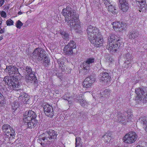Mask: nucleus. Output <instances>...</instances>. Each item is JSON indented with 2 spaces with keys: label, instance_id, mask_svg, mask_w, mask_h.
<instances>
[{
  "label": "nucleus",
  "instance_id": "1a4fd4ad",
  "mask_svg": "<svg viewBox=\"0 0 147 147\" xmlns=\"http://www.w3.org/2000/svg\"><path fill=\"white\" fill-rule=\"evenodd\" d=\"M5 72L8 73V74L11 76L10 77H16L18 76V74H19L18 69L16 67L11 65L7 66L5 70Z\"/></svg>",
  "mask_w": 147,
  "mask_h": 147
},
{
  "label": "nucleus",
  "instance_id": "39448f33",
  "mask_svg": "<svg viewBox=\"0 0 147 147\" xmlns=\"http://www.w3.org/2000/svg\"><path fill=\"white\" fill-rule=\"evenodd\" d=\"M2 130L5 138L9 140L14 138L16 134L15 132L12 128L8 124L4 125L2 127Z\"/></svg>",
  "mask_w": 147,
  "mask_h": 147
},
{
  "label": "nucleus",
  "instance_id": "f03ea898",
  "mask_svg": "<svg viewBox=\"0 0 147 147\" xmlns=\"http://www.w3.org/2000/svg\"><path fill=\"white\" fill-rule=\"evenodd\" d=\"M57 136V134H56L55 131L50 130L40 136L37 141L42 146L48 145L51 143L52 140L55 138Z\"/></svg>",
  "mask_w": 147,
  "mask_h": 147
},
{
  "label": "nucleus",
  "instance_id": "4be33fe9",
  "mask_svg": "<svg viewBox=\"0 0 147 147\" xmlns=\"http://www.w3.org/2000/svg\"><path fill=\"white\" fill-rule=\"evenodd\" d=\"M111 94V90L109 89H106L100 92V97L107 98L109 97Z\"/></svg>",
  "mask_w": 147,
  "mask_h": 147
},
{
  "label": "nucleus",
  "instance_id": "6ab92c4d",
  "mask_svg": "<svg viewBox=\"0 0 147 147\" xmlns=\"http://www.w3.org/2000/svg\"><path fill=\"white\" fill-rule=\"evenodd\" d=\"M21 95L18 97L19 102L22 104H25L26 103L27 100L29 99L28 95L27 94L24 93H22Z\"/></svg>",
  "mask_w": 147,
  "mask_h": 147
},
{
  "label": "nucleus",
  "instance_id": "37998d69",
  "mask_svg": "<svg viewBox=\"0 0 147 147\" xmlns=\"http://www.w3.org/2000/svg\"><path fill=\"white\" fill-rule=\"evenodd\" d=\"M82 142H78V143L76 142V147H82Z\"/></svg>",
  "mask_w": 147,
  "mask_h": 147
},
{
  "label": "nucleus",
  "instance_id": "f3484780",
  "mask_svg": "<svg viewBox=\"0 0 147 147\" xmlns=\"http://www.w3.org/2000/svg\"><path fill=\"white\" fill-rule=\"evenodd\" d=\"M111 134L109 132L103 133L100 135L101 139L106 142H109L111 139Z\"/></svg>",
  "mask_w": 147,
  "mask_h": 147
},
{
  "label": "nucleus",
  "instance_id": "ddd939ff",
  "mask_svg": "<svg viewBox=\"0 0 147 147\" xmlns=\"http://www.w3.org/2000/svg\"><path fill=\"white\" fill-rule=\"evenodd\" d=\"M44 110L45 115L49 117H53L54 115V111L52 106L47 103L44 106Z\"/></svg>",
  "mask_w": 147,
  "mask_h": 147
},
{
  "label": "nucleus",
  "instance_id": "58836bf2",
  "mask_svg": "<svg viewBox=\"0 0 147 147\" xmlns=\"http://www.w3.org/2000/svg\"><path fill=\"white\" fill-rule=\"evenodd\" d=\"M6 24L7 26H11L13 24V22L11 19H9L6 21Z\"/></svg>",
  "mask_w": 147,
  "mask_h": 147
},
{
  "label": "nucleus",
  "instance_id": "2eb2a0df",
  "mask_svg": "<svg viewBox=\"0 0 147 147\" xmlns=\"http://www.w3.org/2000/svg\"><path fill=\"white\" fill-rule=\"evenodd\" d=\"M92 40V44L96 47H99L102 46L103 44V39L102 37L99 36L93 37Z\"/></svg>",
  "mask_w": 147,
  "mask_h": 147
},
{
  "label": "nucleus",
  "instance_id": "f8f14e48",
  "mask_svg": "<svg viewBox=\"0 0 147 147\" xmlns=\"http://www.w3.org/2000/svg\"><path fill=\"white\" fill-rule=\"evenodd\" d=\"M111 77L109 74L107 72H103L101 73L99 75V81L100 82L106 83L110 81Z\"/></svg>",
  "mask_w": 147,
  "mask_h": 147
},
{
  "label": "nucleus",
  "instance_id": "a18cd8bd",
  "mask_svg": "<svg viewBox=\"0 0 147 147\" xmlns=\"http://www.w3.org/2000/svg\"><path fill=\"white\" fill-rule=\"evenodd\" d=\"M62 98L68 101L69 99V96H67L66 95H65L62 97Z\"/></svg>",
  "mask_w": 147,
  "mask_h": 147
},
{
  "label": "nucleus",
  "instance_id": "a211bd4d",
  "mask_svg": "<svg viewBox=\"0 0 147 147\" xmlns=\"http://www.w3.org/2000/svg\"><path fill=\"white\" fill-rule=\"evenodd\" d=\"M135 92L137 95L136 99H141L142 98L145 96L144 90L141 88H137L135 89Z\"/></svg>",
  "mask_w": 147,
  "mask_h": 147
},
{
  "label": "nucleus",
  "instance_id": "c03bdc74",
  "mask_svg": "<svg viewBox=\"0 0 147 147\" xmlns=\"http://www.w3.org/2000/svg\"><path fill=\"white\" fill-rule=\"evenodd\" d=\"M111 0H102L104 4H105L106 6H107V4L110 3Z\"/></svg>",
  "mask_w": 147,
  "mask_h": 147
},
{
  "label": "nucleus",
  "instance_id": "ea45409f",
  "mask_svg": "<svg viewBox=\"0 0 147 147\" xmlns=\"http://www.w3.org/2000/svg\"><path fill=\"white\" fill-rule=\"evenodd\" d=\"M143 121V124L144 127L145 128V130L147 132V119H144Z\"/></svg>",
  "mask_w": 147,
  "mask_h": 147
},
{
  "label": "nucleus",
  "instance_id": "9d476101",
  "mask_svg": "<svg viewBox=\"0 0 147 147\" xmlns=\"http://www.w3.org/2000/svg\"><path fill=\"white\" fill-rule=\"evenodd\" d=\"M36 115L34 112L31 110L29 111L26 112L24 114L23 118V122L26 123L32 119L36 118Z\"/></svg>",
  "mask_w": 147,
  "mask_h": 147
},
{
  "label": "nucleus",
  "instance_id": "49530a36",
  "mask_svg": "<svg viewBox=\"0 0 147 147\" xmlns=\"http://www.w3.org/2000/svg\"><path fill=\"white\" fill-rule=\"evenodd\" d=\"M80 138L79 137H76V142L78 143V142H80Z\"/></svg>",
  "mask_w": 147,
  "mask_h": 147
},
{
  "label": "nucleus",
  "instance_id": "09e8293b",
  "mask_svg": "<svg viewBox=\"0 0 147 147\" xmlns=\"http://www.w3.org/2000/svg\"><path fill=\"white\" fill-rule=\"evenodd\" d=\"M4 2V1L3 0H0V7L3 4Z\"/></svg>",
  "mask_w": 147,
  "mask_h": 147
},
{
  "label": "nucleus",
  "instance_id": "a878e982",
  "mask_svg": "<svg viewBox=\"0 0 147 147\" xmlns=\"http://www.w3.org/2000/svg\"><path fill=\"white\" fill-rule=\"evenodd\" d=\"M73 49L68 46L66 45L64 48L63 51L66 55H71L73 53Z\"/></svg>",
  "mask_w": 147,
  "mask_h": 147
},
{
  "label": "nucleus",
  "instance_id": "a19ab883",
  "mask_svg": "<svg viewBox=\"0 0 147 147\" xmlns=\"http://www.w3.org/2000/svg\"><path fill=\"white\" fill-rule=\"evenodd\" d=\"M106 61L108 62H111L113 61V59L111 58L109 55H108L107 57H106Z\"/></svg>",
  "mask_w": 147,
  "mask_h": 147
},
{
  "label": "nucleus",
  "instance_id": "72a5a7b5",
  "mask_svg": "<svg viewBox=\"0 0 147 147\" xmlns=\"http://www.w3.org/2000/svg\"><path fill=\"white\" fill-rule=\"evenodd\" d=\"M20 104H18V102L17 101H16L13 102L12 105V109L14 111H16L17 109L20 106Z\"/></svg>",
  "mask_w": 147,
  "mask_h": 147
},
{
  "label": "nucleus",
  "instance_id": "7c9ffc66",
  "mask_svg": "<svg viewBox=\"0 0 147 147\" xmlns=\"http://www.w3.org/2000/svg\"><path fill=\"white\" fill-rule=\"evenodd\" d=\"M125 117L124 116L119 117L118 118L119 122L123 125L126 124L128 121L125 119Z\"/></svg>",
  "mask_w": 147,
  "mask_h": 147
},
{
  "label": "nucleus",
  "instance_id": "7ed1b4c3",
  "mask_svg": "<svg viewBox=\"0 0 147 147\" xmlns=\"http://www.w3.org/2000/svg\"><path fill=\"white\" fill-rule=\"evenodd\" d=\"M120 40L114 35L109 34L108 38L107 49L110 52L116 51L120 45Z\"/></svg>",
  "mask_w": 147,
  "mask_h": 147
},
{
  "label": "nucleus",
  "instance_id": "393cba45",
  "mask_svg": "<svg viewBox=\"0 0 147 147\" xmlns=\"http://www.w3.org/2000/svg\"><path fill=\"white\" fill-rule=\"evenodd\" d=\"M86 31L88 39L89 41L91 43L92 40L91 36L92 34V26L91 25L88 26L87 27Z\"/></svg>",
  "mask_w": 147,
  "mask_h": 147
},
{
  "label": "nucleus",
  "instance_id": "bb28decb",
  "mask_svg": "<svg viewBox=\"0 0 147 147\" xmlns=\"http://www.w3.org/2000/svg\"><path fill=\"white\" fill-rule=\"evenodd\" d=\"M63 60L61 58L58 59L57 60V63L59 65V68L62 71L65 70V66L63 65V62L62 61Z\"/></svg>",
  "mask_w": 147,
  "mask_h": 147
},
{
  "label": "nucleus",
  "instance_id": "4468645a",
  "mask_svg": "<svg viewBox=\"0 0 147 147\" xmlns=\"http://www.w3.org/2000/svg\"><path fill=\"white\" fill-rule=\"evenodd\" d=\"M119 3V6L121 11L126 12L129 9L128 4L126 0H118Z\"/></svg>",
  "mask_w": 147,
  "mask_h": 147
},
{
  "label": "nucleus",
  "instance_id": "0eeeda50",
  "mask_svg": "<svg viewBox=\"0 0 147 147\" xmlns=\"http://www.w3.org/2000/svg\"><path fill=\"white\" fill-rule=\"evenodd\" d=\"M137 136L134 132H130L126 134L123 137V140L125 142L131 144L136 140Z\"/></svg>",
  "mask_w": 147,
  "mask_h": 147
},
{
  "label": "nucleus",
  "instance_id": "864d4df0",
  "mask_svg": "<svg viewBox=\"0 0 147 147\" xmlns=\"http://www.w3.org/2000/svg\"><path fill=\"white\" fill-rule=\"evenodd\" d=\"M2 24V22L0 21V26H1V25Z\"/></svg>",
  "mask_w": 147,
  "mask_h": 147
},
{
  "label": "nucleus",
  "instance_id": "423d86ee",
  "mask_svg": "<svg viewBox=\"0 0 147 147\" xmlns=\"http://www.w3.org/2000/svg\"><path fill=\"white\" fill-rule=\"evenodd\" d=\"M24 71H26L25 77L26 81L27 82L32 83V81L35 79L34 77V73L32 72V69L30 67L26 66L24 69Z\"/></svg>",
  "mask_w": 147,
  "mask_h": 147
},
{
  "label": "nucleus",
  "instance_id": "79ce46f5",
  "mask_svg": "<svg viewBox=\"0 0 147 147\" xmlns=\"http://www.w3.org/2000/svg\"><path fill=\"white\" fill-rule=\"evenodd\" d=\"M1 16L4 18H5L7 16L6 13L4 11H2L0 13Z\"/></svg>",
  "mask_w": 147,
  "mask_h": 147
},
{
  "label": "nucleus",
  "instance_id": "e433bc0d",
  "mask_svg": "<svg viewBox=\"0 0 147 147\" xmlns=\"http://www.w3.org/2000/svg\"><path fill=\"white\" fill-rule=\"evenodd\" d=\"M23 25V23L20 21L18 20L16 22V26L17 28L20 29L21 27Z\"/></svg>",
  "mask_w": 147,
  "mask_h": 147
},
{
  "label": "nucleus",
  "instance_id": "c85d7f7f",
  "mask_svg": "<svg viewBox=\"0 0 147 147\" xmlns=\"http://www.w3.org/2000/svg\"><path fill=\"white\" fill-rule=\"evenodd\" d=\"M78 103H80L82 107H87L89 104V102H87L84 99L79 100L78 101Z\"/></svg>",
  "mask_w": 147,
  "mask_h": 147
},
{
  "label": "nucleus",
  "instance_id": "f257e3e1",
  "mask_svg": "<svg viewBox=\"0 0 147 147\" xmlns=\"http://www.w3.org/2000/svg\"><path fill=\"white\" fill-rule=\"evenodd\" d=\"M74 11L70 6L67 5L66 9L62 10V13L65 16V21H70L68 25L71 28L75 30L76 32H80L81 30L80 22L78 15Z\"/></svg>",
  "mask_w": 147,
  "mask_h": 147
},
{
  "label": "nucleus",
  "instance_id": "6e6552de",
  "mask_svg": "<svg viewBox=\"0 0 147 147\" xmlns=\"http://www.w3.org/2000/svg\"><path fill=\"white\" fill-rule=\"evenodd\" d=\"M45 52L42 48H37L33 52L32 54L37 61H40L43 59Z\"/></svg>",
  "mask_w": 147,
  "mask_h": 147
},
{
  "label": "nucleus",
  "instance_id": "3c124183",
  "mask_svg": "<svg viewBox=\"0 0 147 147\" xmlns=\"http://www.w3.org/2000/svg\"><path fill=\"white\" fill-rule=\"evenodd\" d=\"M95 79H96V78H92V82L93 81H94V82H95Z\"/></svg>",
  "mask_w": 147,
  "mask_h": 147
},
{
  "label": "nucleus",
  "instance_id": "20e7f679",
  "mask_svg": "<svg viewBox=\"0 0 147 147\" xmlns=\"http://www.w3.org/2000/svg\"><path fill=\"white\" fill-rule=\"evenodd\" d=\"M3 81L6 85L8 86V88L10 89L22 91V90L20 88L21 84L18 83L14 79V77L6 76L4 77Z\"/></svg>",
  "mask_w": 147,
  "mask_h": 147
},
{
  "label": "nucleus",
  "instance_id": "473e14b6",
  "mask_svg": "<svg viewBox=\"0 0 147 147\" xmlns=\"http://www.w3.org/2000/svg\"><path fill=\"white\" fill-rule=\"evenodd\" d=\"M66 45L68 46L69 47H70L73 49L76 48V44L73 40H70L68 44Z\"/></svg>",
  "mask_w": 147,
  "mask_h": 147
},
{
  "label": "nucleus",
  "instance_id": "b1692460",
  "mask_svg": "<svg viewBox=\"0 0 147 147\" xmlns=\"http://www.w3.org/2000/svg\"><path fill=\"white\" fill-rule=\"evenodd\" d=\"M138 35V33L136 30H132L130 31L127 35L129 38L134 39Z\"/></svg>",
  "mask_w": 147,
  "mask_h": 147
},
{
  "label": "nucleus",
  "instance_id": "5701e85b",
  "mask_svg": "<svg viewBox=\"0 0 147 147\" xmlns=\"http://www.w3.org/2000/svg\"><path fill=\"white\" fill-rule=\"evenodd\" d=\"M38 123V121L36 119V118L32 119L30 121H28L26 122V123L28 128H32L35 126L36 124Z\"/></svg>",
  "mask_w": 147,
  "mask_h": 147
},
{
  "label": "nucleus",
  "instance_id": "6e6d98bb",
  "mask_svg": "<svg viewBox=\"0 0 147 147\" xmlns=\"http://www.w3.org/2000/svg\"><path fill=\"white\" fill-rule=\"evenodd\" d=\"M2 38H1V39H0V40H1L2 39Z\"/></svg>",
  "mask_w": 147,
  "mask_h": 147
},
{
  "label": "nucleus",
  "instance_id": "4c0bfd02",
  "mask_svg": "<svg viewBox=\"0 0 147 147\" xmlns=\"http://www.w3.org/2000/svg\"><path fill=\"white\" fill-rule=\"evenodd\" d=\"M131 110H128L127 112L128 115L127 116V118L128 119V120H129L132 118L133 117V115L132 114V112L130 113Z\"/></svg>",
  "mask_w": 147,
  "mask_h": 147
},
{
  "label": "nucleus",
  "instance_id": "c756f323",
  "mask_svg": "<svg viewBox=\"0 0 147 147\" xmlns=\"http://www.w3.org/2000/svg\"><path fill=\"white\" fill-rule=\"evenodd\" d=\"M44 57V59L43 60V64L45 66H47L49 65L50 62V59L48 57L45 56V55Z\"/></svg>",
  "mask_w": 147,
  "mask_h": 147
},
{
  "label": "nucleus",
  "instance_id": "603ef678",
  "mask_svg": "<svg viewBox=\"0 0 147 147\" xmlns=\"http://www.w3.org/2000/svg\"><path fill=\"white\" fill-rule=\"evenodd\" d=\"M2 95L1 93H0V99L2 98Z\"/></svg>",
  "mask_w": 147,
  "mask_h": 147
},
{
  "label": "nucleus",
  "instance_id": "9b49d317",
  "mask_svg": "<svg viewBox=\"0 0 147 147\" xmlns=\"http://www.w3.org/2000/svg\"><path fill=\"white\" fill-rule=\"evenodd\" d=\"M114 30L120 32L124 31L126 28V26L124 24L119 22H114L112 24Z\"/></svg>",
  "mask_w": 147,
  "mask_h": 147
},
{
  "label": "nucleus",
  "instance_id": "de8ad7c7",
  "mask_svg": "<svg viewBox=\"0 0 147 147\" xmlns=\"http://www.w3.org/2000/svg\"><path fill=\"white\" fill-rule=\"evenodd\" d=\"M136 1L138 2L140 4L141 3H142L144 2L145 0H136Z\"/></svg>",
  "mask_w": 147,
  "mask_h": 147
},
{
  "label": "nucleus",
  "instance_id": "cd10ccee",
  "mask_svg": "<svg viewBox=\"0 0 147 147\" xmlns=\"http://www.w3.org/2000/svg\"><path fill=\"white\" fill-rule=\"evenodd\" d=\"M92 34H93V37L96 36H100L98 29L96 27H92Z\"/></svg>",
  "mask_w": 147,
  "mask_h": 147
},
{
  "label": "nucleus",
  "instance_id": "8fccbe9b",
  "mask_svg": "<svg viewBox=\"0 0 147 147\" xmlns=\"http://www.w3.org/2000/svg\"><path fill=\"white\" fill-rule=\"evenodd\" d=\"M22 12L21 11H19L18 13V14L19 15H21V14H22Z\"/></svg>",
  "mask_w": 147,
  "mask_h": 147
},
{
  "label": "nucleus",
  "instance_id": "dca6fc26",
  "mask_svg": "<svg viewBox=\"0 0 147 147\" xmlns=\"http://www.w3.org/2000/svg\"><path fill=\"white\" fill-rule=\"evenodd\" d=\"M92 63V59L90 58L87 59L86 62L84 63L83 64V69L84 72L86 74L88 72L90 69V64Z\"/></svg>",
  "mask_w": 147,
  "mask_h": 147
},
{
  "label": "nucleus",
  "instance_id": "aec40b11",
  "mask_svg": "<svg viewBox=\"0 0 147 147\" xmlns=\"http://www.w3.org/2000/svg\"><path fill=\"white\" fill-rule=\"evenodd\" d=\"M106 6L107 7H108V11L111 12L113 14H115L118 13V10L115 5H112L110 3H109L107 4Z\"/></svg>",
  "mask_w": 147,
  "mask_h": 147
},
{
  "label": "nucleus",
  "instance_id": "f704fd0d",
  "mask_svg": "<svg viewBox=\"0 0 147 147\" xmlns=\"http://www.w3.org/2000/svg\"><path fill=\"white\" fill-rule=\"evenodd\" d=\"M130 56V55L128 53H127L125 55V57H126L127 60L125 61V64H130L131 63V61L130 59V57H129Z\"/></svg>",
  "mask_w": 147,
  "mask_h": 147
},
{
  "label": "nucleus",
  "instance_id": "2f4dec72",
  "mask_svg": "<svg viewBox=\"0 0 147 147\" xmlns=\"http://www.w3.org/2000/svg\"><path fill=\"white\" fill-rule=\"evenodd\" d=\"M60 34L62 36V37L65 40H69V34L66 33V32L63 31H61L60 32Z\"/></svg>",
  "mask_w": 147,
  "mask_h": 147
},
{
  "label": "nucleus",
  "instance_id": "412c9836",
  "mask_svg": "<svg viewBox=\"0 0 147 147\" xmlns=\"http://www.w3.org/2000/svg\"><path fill=\"white\" fill-rule=\"evenodd\" d=\"M92 78L91 77H88L86 78L83 83V85L86 88L90 87L92 84Z\"/></svg>",
  "mask_w": 147,
  "mask_h": 147
},
{
  "label": "nucleus",
  "instance_id": "c9c22d12",
  "mask_svg": "<svg viewBox=\"0 0 147 147\" xmlns=\"http://www.w3.org/2000/svg\"><path fill=\"white\" fill-rule=\"evenodd\" d=\"M145 1H144V2L143 3H141L140 4V8L142 11H145L147 8V5L146 4H145Z\"/></svg>",
  "mask_w": 147,
  "mask_h": 147
},
{
  "label": "nucleus",
  "instance_id": "5fc2aeb1",
  "mask_svg": "<svg viewBox=\"0 0 147 147\" xmlns=\"http://www.w3.org/2000/svg\"><path fill=\"white\" fill-rule=\"evenodd\" d=\"M92 63H93L94 62V59H93V58H92Z\"/></svg>",
  "mask_w": 147,
  "mask_h": 147
}]
</instances>
